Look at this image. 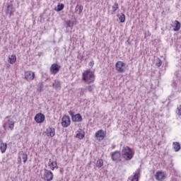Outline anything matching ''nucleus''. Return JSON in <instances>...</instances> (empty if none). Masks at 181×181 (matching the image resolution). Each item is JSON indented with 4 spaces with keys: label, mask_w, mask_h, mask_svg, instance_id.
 <instances>
[{
    "label": "nucleus",
    "mask_w": 181,
    "mask_h": 181,
    "mask_svg": "<svg viewBox=\"0 0 181 181\" xmlns=\"http://www.w3.org/2000/svg\"><path fill=\"white\" fill-rule=\"evenodd\" d=\"M62 66L57 64H52L50 66V71L52 74H57L60 71Z\"/></svg>",
    "instance_id": "obj_9"
},
{
    "label": "nucleus",
    "mask_w": 181,
    "mask_h": 181,
    "mask_svg": "<svg viewBox=\"0 0 181 181\" xmlns=\"http://www.w3.org/2000/svg\"><path fill=\"white\" fill-rule=\"evenodd\" d=\"M8 62L10 64H13L14 63H16V55L12 54L11 57H9Z\"/></svg>",
    "instance_id": "obj_24"
},
{
    "label": "nucleus",
    "mask_w": 181,
    "mask_h": 181,
    "mask_svg": "<svg viewBox=\"0 0 181 181\" xmlns=\"http://www.w3.org/2000/svg\"><path fill=\"white\" fill-rule=\"evenodd\" d=\"M155 177L158 181H163L164 179H166V175H165V173L162 171H158L155 175Z\"/></svg>",
    "instance_id": "obj_11"
},
{
    "label": "nucleus",
    "mask_w": 181,
    "mask_h": 181,
    "mask_svg": "<svg viewBox=\"0 0 181 181\" xmlns=\"http://www.w3.org/2000/svg\"><path fill=\"white\" fill-rule=\"evenodd\" d=\"M76 138H78V139H83L84 138V134L81 133L76 134Z\"/></svg>",
    "instance_id": "obj_33"
},
{
    "label": "nucleus",
    "mask_w": 181,
    "mask_h": 181,
    "mask_svg": "<svg viewBox=\"0 0 181 181\" xmlns=\"http://www.w3.org/2000/svg\"><path fill=\"white\" fill-rule=\"evenodd\" d=\"M18 159L20 160H23V163H26V161L28 160V154L24 153L23 151H21L18 154Z\"/></svg>",
    "instance_id": "obj_13"
},
{
    "label": "nucleus",
    "mask_w": 181,
    "mask_h": 181,
    "mask_svg": "<svg viewBox=\"0 0 181 181\" xmlns=\"http://www.w3.org/2000/svg\"><path fill=\"white\" fill-rule=\"evenodd\" d=\"M24 76L27 81H32L35 80V72H33L32 71H25Z\"/></svg>",
    "instance_id": "obj_7"
},
{
    "label": "nucleus",
    "mask_w": 181,
    "mask_h": 181,
    "mask_svg": "<svg viewBox=\"0 0 181 181\" xmlns=\"http://www.w3.org/2000/svg\"><path fill=\"white\" fill-rule=\"evenodd\" d=\"M34 119L35 122H37V124H42L45 122V119H46V117L45 116V115L39 112L35 116Z\"/></svg>",
    "instance_id": "obj_6"
},
{
    "label": "nucleus",
    "mask_w": 181,
    "mask_h": 181,
    "mask_svg": "<svg viewBox=\"0 0 181 181\" xmlns=\"http://www.w3.org/2000/svg\"><path fill=\"white\" fill-rule=\"evenodd\" d=\"M174 23L175 25V28H173L174 32H179V30H180V28H181L180 22H179L178 21H175Z\"/></svg>",
    "instance_id": "obj_21"
},
{
    "label": "nucleus",
    "mask_w": 181,
    "mask_h": 181,
    "mask_svg": "<svg viewBox=\"0 0 181 181\" xmlns=\"http://www.w3.org/2000/svg\"><path fill=\"white\" fill-rule=\"evenodd\" d=\"M82 78L85 83H87V84H91V83H94L95 76H94V73L89 69L83 73Z\"/></svg>",
    "instance_id": "obj_2"
},
{
    "label": "nucleus",
    "mask_w": 181,
    "mask_h": 181,
    "mask_svg": "<svg viewBox=\"0 0 181 181\" xmlns=\"http://www.w3.org/2000/svg\"><path fill=\"white\" fill-rule=\"evenodd\" d=\"M116 70L118 73H124V70L123 67H125V63L119 61L115 64Z\"/></svg>",
    "instance_id": "obj_10"
},
{
    "label": "nucleus",
    "mask_w": 181,
    "mask_h": 181,
    "mask_svg": "<svg viewBox=\"0 0 181 181\" xmlns=\"http://www.w3.org/2000/svg\"><path fill=\"white\" fill-rule=\"evenodd\" d=\"M156 67H160V66H162V60H160V59L157 58L156 59Z\"/></svg>",
    "instance_id": "obj_29"
},
{
    "label": "nucleus",
    "mask_w": 181,
    "mask_h": 181,
    "mask_svg": "<svg viewBox=\"0 0 181 181\" xmlns=\"http://www.w3.org/2000/svg\"><path fill=\"white\" fill-rule=\"evenodd\" d=\"M103 165L104 161L103 160V159H99L96 161V168H98V169H100V168H102Z\"/></svg>",
    "instance_id": "obj_27"
},
{
    "label": "nucleus",
    "mask_w": 181,
    "mask_h": 181,
    "mask_svg": "<svg viewBox=\"0 0 181 181\" xmlns=\"http://www.w3.org/2000/svg\"><path fill=\"white\" fill-rule=\"evenodd\" d=\"M7 125H8V128L11 129V131H12L13 128H15V122L8 119V122L4 124V128H6Z\"/></svg>",
    "instance_id": "obj_17"
},
{
    "label": "nucleus",
    "mask_w": 181,
    "mask_h": 181,
    "mask_svg": "<svg viewBox=\"0 0 181 181\" xmlns=\"http://www.w3.org/2000/svg\"><path fill=\"white\" fill-rule=\"evenodd\" d=\"M119 20L121 23H124V22H125V14L122 13L121 16L119 17Z\"/></svg>",
    "instance_id": "obj_30"
},
{
    "label": "nucleus",
    "mask_w": 181,
    "mask_h": 181,
    "mask_svg": "<svg viewBox=\"0 0 181 181\" xmlns=\"http://www.w3.org/2000/svg\"><path fill=\"white\" fill-rule=\"evenodd\" d=\"M52 87L55 88V90H60V88H62V82L59 80H54L52 83Z\"/></svg>",
    "instance_id": "obj_15"
},
{
    "label": "nucleus",
    "mask_w": 181,
    "mask_h": 181,
    "mask_svg": "<svg viewBox=\"0 0 181 181\" xmlns=\"http://www.w3.org/2000/svg\"><path fill=\"white\" fill-rule=\"evenodd\" d=\"M80 91H81L80 92V95L83 96V95H84V93L86 92V89L81 88H80Z\"/></svg>",
    "instance_id": "obj_34"
},
{
    "label": "nucleus",
    "mask_w": 181,
    "mask_h": 181,
    "mask_svg": "<svg viewBox=\"0 0 181 181\" xmlns=\"http://www.w3.org/2000/svg\"><path fill=\"white\" fill-rule=\"evenodd\" d=\"M73 122H81L83 121V117L80 113L75 115L72 118Z\"/></svg>",
    "instance_id": "obj_14"
},
{
    "label": "nucleus",
    "mask_w": 181,
    "mask_h": 181,
    "mask_svg": "<svg viewBox=\"0 0 181 181\" xmlns=\"http://www.w3.org/2000/svg\"><path fill=\"white\" fill-rule=\"evenodd\" d=\"M83 56L81 55V53H78V56H77V59H78V60H83Z\"/></svg>",
    "instance_id": "obj_35"
},
{
    "label": "nucleus",
    "mask_w": 181,
    "mask_h": 181,
    "mask_svg": "<svg viewBox=\"0 0 181 181\" xmlns=\"http://www.w3.org/2000/svg\"><path fill=\"white\" fill-rule=\"evenodd\" d=\"M53 173L51 170L44 168V174L42 177V179H43V180L52 181L53 180Z\"/></svg>",
    "instance_id": "obj_3"
},
{
    "label": "nucleus",
    "mask_w": 181,
    "mask_h": 181,
    "mask_svg": "<svg viewBox=\"0 0 181 181\" xmlns=\"http://www.w3.org/2000/svg\"><path fill=\"white\" fill-rule=\"evenodd\" d=\"M180 84V80L175 79L173 81L172 83V87L173 88L174 90H176L179 87Z\"/></svg>",
    "instance_id": "obj_23"
},
{
    "label": "nucleus",
    "mask_w": 181,
    "mask_h": 181,
    "mask_svg": "<svg viewBox=\"0 0 181 181\" xmlns=\"http://www.w3.org/2000/svg\"><path fill=\"white\" fill-rule=\"evenodd\" d=\"M13 4H8L6 8V13H9L10 16L13 15Z\"/></svg>",
    "instance_id": "obj_18"
},
{
    "label": "nucleus",
    "mask_w": 181,
    "mask_h": 181,
    "mask_svg": "<svg viewBox=\"0 0 181 181\" xmlns=\"http://www.w3.org/2000/svg\"><path fill=\"white\" fill-rule=\"evenodd\" d=\"M66 23L67 28H73L74 26V23H73V21L70 20L66 21Z\"/></svg>",
    "instance_id": "obj_31"
},
{
    "label": "nucleus",
    "mask_w": 181,
    "mask_h": 181,
    "mask_svg": "<svg viewBox=\"0 0 181 181\" xmlns=\"http://www.w3.org/2000/svg\"><path fill=\"white\" fill-rule=\"evenodd\" d=\"M50 167L51 170H54V169H59L57 166V161H52L50 164L48 165Z\"/></svg>",
    "instance_id": "obj_22"
},
{
    "label": "nucleus",
    "mask_w": 181,
    "mask_h": 181,
    "mask_svg": "<svg viewBox=\"0 0 181 181\" xmlns=\"http://www.w3.org/2000/svg\"><path fill=\"white\" fill-rule=\"evenodd\" d=\"M177 110H178V114H179V115H181V105H180V106L177 107Z\"/></svg>",
    "instance_id": "obj_37"
},
{
    "label": "nucleus",
    "mask_w": 181,
    "mask_h": 181,
    "mask_svg": "<svg viewBox=\"0 0 181 181\" xmlns=\"http://www.w3.org/2000/svg\"><path fill=\"white\" fill-rule=\"evenodd\" d=\"M8 144L6 143H2V141H0V150L1 153H5V152H6Z\"/></svg>",
    "instance_id": "obj_19"
},
{
    "label": "nucleus",
    "mask_w": 181,
    "mask_h": 181,
    "mask_svg": "<svg viewBox=\"0 0 181 181\" xmlns=\"http://www.w3.org/2000/svg\"><path fill=\"white\" fill-rule=\"evenodd\" d=\"M119 8L118 3L115 2L114 5L112 6V12H117V10Z\"/></svg>",
    "instance_id": "obj_28"
},
{
    "label": "nucleus",
    "mask_w": 181,
    "mask_h": 181,
    "mask_svg": "<svg viewBox=\"0 0 181 181\" xmlns=\"http://www.w3.org/2000/svg\"><path fill=\"white\" fill-rule=\"evenodd\" d=\"M89 66H90V67H93V66H94V61H91L89 62Z\"/></svg>",
    "instance_id": "obj_38"
},
{
    "label": "nucleus",
    "mask_w": 181,
    "mask_h": 181,
    "mask_svg": "<svg viewBox=\"0 0 181 181\" xmlns=\"http://www.w3.org/2000/svg\"><path fill=\"white\" fill-rule=\"evenodd\" d=\"M140 175H141V170L138 169V170H136L134 176L132 177L131 181H139Z\"/></svg>",
    "instance_id": "obj_16"
},
{
    "label": "nucleus",
    "mask_w": 181,
    "mask_h": 181,
    "mask_svg": "<svg viewBox=\"0 0 181 181\" xmlns=\"http://www.w3.org/2000/svg\"><path fill=\"white\" fill-rule=\"evenodd\" d=\"M45 134L47 136H49V138H53V136L56 135V129H54L53 127H49L46 129Z\"/></svg>",
    "instance_id": "obj_8"
},
{
    "label": "nucleus",
    "mask_w": 181,
    "mask_h": 181,
    "mask_svg": "<svg viewBox=\"0 0 181 181\" xmlns=\"http://www.w3.org/2000/svg\"><path fill=\"white\" fill-rule=\"evenodd\" d=\"M83 7L82 5L77 4L75 7V12L78 13V15H81L83 12Z\"/></svg>",
    "instance_id": "obj_20"
},
{
    "label": "nucleus",
    "mask_w": 181,
    "mask_h": 181,
    "mask_svg": "<svg viewBox=\"0 0 181 181\" xmlns=\"http://www.w3.org/2000/svg\"><path fill=\"white\" fill-rule=\"evenodd\" d=\"M173 148L175 152H179V151H180V144H179V142H174Z\"/></svg>",
    "instance_id": "obj_25"
},
{
    "label": "nucleus",
    "mask_w": 181,
    "mask_h": 181,
    "mask_svg": "<svg viewBox=\"0 0 181 181\" xmlns=\"http://www.w3.org/2000/svg\"><path fill=\"white\" fill-rule=\"evenodd\" d=\"M71 121L70 120V117L69 115H64L62 119V125L64 128H67L70 126Z\"/></svg>",
    "instance_id": "obj_5"
},
{
    "label": "nucleus",
    "mask_w": 181,
    "mask_h": 181,
    "mask_svg": "<svg viewBox=\"0 0 181 181\" xmlns=\"http://www.w3.org/2000/svg\"><path fill=\"white\" fill-rule=\"evenodd\" d=\"M52 162H53V161H52V159H49V160L48 165H50V163H52Z\"/></svg>",
    "instance_id": "obj_39"
},
{
    "label": "nucleus",
    "mask_w": 181,
    "mask_h": 181,
    "mask_svg": "<svg viewBox=\"0 0 181 181\" xmlns=\"http://www.w3.org/2000/svg\"><path fill=\"white\" fill-rule=\"evenodd\" d=\"M121 156H122L121 151H116L111 153V158L113 162H121Z\"/></svg>",
    "instance_id": "obj_4"
},
{
    "label": "nucleus",
    "mask_w": 181,
    "mask_h": 181,
    "mask_svg": "<svg viewBox=\"0 0 181 181\" xmlns=\"http://www.w3.org/2000/svg\"><path fill=\"white\" fill-rule=\"evenodd\" d=\"M69 115H71V118L73 119V117H74V115H74V112L70 110V111L69 112Z\"/></svg>",
    "instance_id": "obj_36"
},
{
    "label": "nucleus",
    "mask_w": 181,
    "mask_h": 181,
    "mask_svg": "<svg viewBox=\"0 0 181 181\" xmlns=\"http://www.w3.org/2000/svg\"><path fill=\"white\" fill-rule=\"evenodd\" d=\"M105 136V134H104V131L103 129H100L95 133V137L97 139H98V141H103Z\"/></svg>",
    "instance_id": "obj_12"
},
{
    "label": "nucleus",
    "mask_w": 181,
    "mask_h": 181,
    "mask_svg": "<svg viewBox=\"0 0 181 181\" xmlns=\"http://www.w3.org/2000/svg\"><path fill=\"white\" fill-rule=\"evenodd\" d=\"M122 157L124 160H131L134 158L135 153L132 151V149L129 146H124L121 151Z\"/></svg>",
    "instance_id": "obj_1"
},
{
    "label": "nucleus",
    "mask_w": 181,
    "mask_h": 181,
    "mask_svg": "<svg viewBox=\"0 0 181 181\" xmlns=\"http://www.w3.org/2000/svg\"><path fill=\"white\" fill-rule=\"evenodd\" d=\"M87 88L89 93H93V90L95 88V85L88 86Z\"/></svg>",
    "instance_id": "obj_32"
},
{
    "label": "nucleus",
    "mask_w": 181,
    "mask_h": 181,
    "mask_svg": "<svg viewBox=\"0 0 181 181\" xmlns=\"http://www.w3.org/2000/svg\"><path fill=\"white\" fill-rule=\"evenodd\" d=\"M64 9V4H58L57 5V8H55V11H57V12H61V11Z\"/></svg>",
    "instance_id": "obj_26"
}]
</instances>
